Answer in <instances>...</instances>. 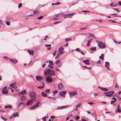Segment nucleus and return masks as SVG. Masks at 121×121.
Listing matches in <instances>:
<instances>
[{"label": "nucleus", "mask_w": 121, "mask_h": 121, "mask_svg": "<svg viewBox=\"0 0 121 121\" xmlns=\"http://www.w3.org/2000/svg\"><path fill=\"white\" fill-rule=\"evenodd\" d=\"M34 99H32L29 100L26 103V105H28L31 104L33 102Z\"/></svg>", "instance_id": "nucleus-18"}, {"label": "nucleus", "mask_w": 121, "mask_h": 121, "mask_svg": "<svg viewBox=\"0 0 121 121\" xmlns=\"http://www.w3.org/2000/svg\"><path fill=\"white\" fill-rule=\"evenodd\" d=\"M71 38L67 39L66 38L65 39V41L66 42H67L69 41H71Z\"/></svg>", "instance_id": "nucleus-35"}, {"label": "nucleus", "mask_w": 121, "mask_h": 121, "mask_svg": "<svg viewBox=\"0 0 121 121\" xmlns=\"http://www.w3.org/2000/svg\"><path fill=\"white\" fill-rule=\"evenodd\" d=\"M112 99L114 100V101H115V102L116 101V99L115 97H114L112 98Z\"/></svg>", "instance_id": "nucleus-62"}, {"label": "nucleus", "mask_w": 121, "mask_h": 121, "mask_svg": "<svg viewBox=\"0 0 121 121\" xmlns=\"http://www.w3.org/2000/svg\"><path fill=\"white\" fill-rule=\"evenodd\" d=\"M56 51H57L56 50H55L54 52L53 53V55L54 56H55L56 55Z\"/></svg>", "instance_id": "nucleus-49"}, {"label": "nucleus", "mask_w": 121, "mask_h": 121, "mask_svg": "<svg viewBox=\"0 0 121 121\" xmlns=\"http://www.w3.org/2000/svg\"><path fill=\"white\" fill-rule=\"evenodd\" d=\"M51 44L48 45L47 44H46L45 45V46L46 47H48L47 48V49L48 50H50L51 48Z\"/></svg>", "instance_id": "nucleus-19"}, {"label": "nucleus", "mask_w": 121, "mask_h": 121, "mask_svg": "<svg viewBox=\"0 0 121 121\" xmlns=\"http://www.w3.org/2000/svg\"><path fill=\"white\" fill-rule=\"evenodd\" d=\"M77 92L76 91H73V92H70L69 94L71 95L70 96L71 97V95L74 96L77 94Z\"/></svg>", "instance_id": "nucleus-17"}, {"label": "nucleus", "mask_w": 121, "mask_h": 121, "mask_svg": "<svg viewBox=\"0 0 121 121\" xmlns=\"http://www.w3.org/2000/svg\"><path fill=\"white\" fill-rule=\"evenodd\" d=\"M113 9L116 10L117 11V12H119L120 11L118 9H115V8H113Z\"/></svg>", "instance_id": "nucleus-50"}, {"label": "nucleus", "mask_w": 121, "mask_h": 121, "mask_svg": "<svg viewBox=\"0 0 121 121\" xmlns=\"http://www.w3.org/2000/svg\"><path fill=\"white\" fill-rule=\"evenodd\" d=\"M119 87L117 85V83H116V85L115 86V88H118Z\"/></svg>", "instance_id": "nucleus-56"}, {"label": "nucleus", "mask_w": 121, "mask_h": 121, "mask_svg": "<svg viewBox=\"0 0 121 121\" xmlns=\"http://www.w3.org/2000/svg\"><path fill=\"white\" fill-rule=\"evenodd\" d=\"M61 63H59L57 65V66H58L60 67L61 66Z\"/></svg>", "instance_id": "nucleus-53"}, {"label": "nucleus", "mask_w": 121, "mask_h": 121, "mask_svg": "<svg viewBox=\"0 0 121 121\" xmlns=\"http://www.w3.org/2000/svg\"><path fill=\"white\" fill-rule=\"evenodd\" d=\"M27 51L30 55H33L34 52V51L33 50H30L28 49L27 50Z\"/></svg>", "instance_id": "nucleus-14"}, {"label": "nucleus", "mask_w": 121, "mask_h": 121, "mask_svg": "<svg viewBox=\"0 0 121 121\" xmlns=\"http://www.w3.org/2000/svg\"><path fill=\"white\" fill-rule=\"evenodd\" d=\"M66 92L65 91H61L59 93V94L61 96H63L64 95L66 94Z\"/></svg>", "instance_id": "nucleus-9"}, {"label": "nucleus", "mask_w": 121, "mask_h": 121, "mask_svg": "<svg viewBox=\"0 0 121 121\" xmlns=\"http://www.w3.org/2000/svg\"><path fill=\"white\" fill-rule=\"evenodd\" d=\"M110 21H111V22L112 23H118L115 22L113 20H110Z\"/></svg>", "instance_id": "nucleus-51"}, {"label": "nucleus", "mask_w": 121, "mask_h": 121, "mask_svg": "<svg viewBox=\"0 0 121 121\" xmlns=\"http://www.w3.org/2000/svg\"><path fill=\"white\" fill-rule=\"evenodd\" d=\"M98 45L99 47L102 49H104L105 48L106 46L105 44L101 42H99Z\"/></svg>", "instance_id": "nucleus-3"}, {"label": "nucleus", "mask_w": 121, "mask_h": 121, "mask_svg": "<svg viewBox=\"0 0 121 121\" xmlns=\"http://www.w3.org/2000/svg\"><path fill=\"white\" fill-rule=\"evenodd\" d=\"M105 67H107V66H108L109 65V63L108 62H106L105 63Z\"/></svg>", "instance_id": "nucleus-34"}, {"label": "nucleus", "mask_w": 121, "mask_h": 121, "mask_svg": "<svg viewBox=\"0 0 121 121\" xmlns=\"http://www.w3.org/2000/svg\"><path fill=\"white\" fill-rule=\"evenodd\" d=\"M36 108L35 107V106L34 105L33 106L30 107V108H29V109L30 110V109H33L35 108Z\"/></svg>", "instance_id": "nucleus-29"}, {"label": "nucleus", "mask_w": 121, "mask_h": 121, "mask_svg": "<svg viewBox=\"0 0 121 121\" xmlns=\"http://www.w3.org/2000/svg\"><path fill=\"white\" fill-rule=\"evenodd\" d=\"M87 103L88 104H89L91 105H93V102H88Z\"/></svg>", "instance_id": "nucleus-46"}, {"label": "nucleus", "mask_w": 121, "mask_h": 121, "mask_svg": "<svg viewBox=\"0 0 121 121\" xmlns=\"http://www.w3.org/2000/svg\"><path fill=\"white\" fill-rule=\"evenodd\" d=\"M86 29V27H81L80 28V29L81 30H83Z\"/></svg>", "instance_id": "nucleus-41"}, {"label": "nucleus", "mask_w": 121, "mask_h": 121, "mask_svg": "<svg viewBox=\"0 0 121 121\" xmlns=\"http://www.w3.org/2000/svg\"><path fill=\"white\" fill-rule=\"evenodd\" d=\"M2 92L4 94H7L8 93L7 90H4V89H3L2 90Z\"/></svg>", "instance_id": "nucleus-20"}, {"label": "nucleus", "mask_w": 121, "mask_h": 121, "mask_svg": "<svg viewBox=\"0 0 121 121\" xmlns=\"http://www.w3.org/2000/svg\"><path fill=\"white\" fill-rule=\"evenodd\" d=\"M23 103L22 102H19L18 104V107H20L21 105Z\"/></svg>", "instance_id": "nucleus-33"}, {"label": "nucleus", "mask_w": 121, "mask_h": 121, "mask_svg": "<svg viewBox=\"0 0 121 121\" xmlns=\"http://www.w3.org/2000/svg\"><path fill=\"white\" fill-rule=\"evenodd\" d=\"M58 92V91H57L56 90H55L53 92L54 94H56V93L57 92Z\"/></svg>", "instance_id": "nucleus-52"}, {"label": "nucleus", "mask_w": 121, "mask_h": 121, "mask_svg": "<svg viewBox=\"0 0 121 121\" xmlns=\"http://www.w3.org/2000/svg\"><path fill=\"white\" fill-rule=\"evenodd\" d=\"M64 48L62 47H60L58 49V52L61 55L64 52Z\"/></svg>", "instance_id": "nucleus-4"}, {"label": "nucleus", "mask_w": 121, "mask_h": 121, "mask_svg": "<svg viewBox=\"0 0 121 121\" xmlns=\"http://www.w3.org/2000/svg\"><path fill=\"white\" fill-rule=\"evenodd\" d=\"M10 61L14 64H16L17 62V60L16 59L13 60L12 59H10Z\"/></svg>", "instance_id": "nucleus-15"}, {"label": "nucleus", "mask_w": 121, "mask_h": 121, "mask_svg": "<svg viewBox=\"0 0 121 121\" xmlns=\"http://www.w3.org/2000/svg\"><path fill=\"white\" fill-rule=\"evenodd\" d=\"M48 62L49 63V65H54L53 62L51 61H48Z\"/></svg>", "instance_id": "nucleus-32"}, {"label": "nucleus", "mask_w": 121, "mask_h": 121, "mask_svg": "<svg viewBox=\"0 0 121 121\" xmlns=\"http://www.w3.org/2000/svg\"><path fill=\"white\" fill-rule=\"evenodd\" d=\"M113 91H109L107 92H104V93L106 96L108 97L110 96L114 93Z\"/></svg>", "instance_id": "nucleus-2"}, {"label": "nucleus", "mask_w": 121, "mask_h": 121, "mask_svg": "<svg viewBox=\"0 0 121 121\" xmlns=\"http://www.w3.org/2000/svg\"><path fill=\"white\" fill-rule=\"evenodd\" d=\"M1 118L2 119H3V120L4 121H7V119L6 118H4V117H3L2 116H1Z\"/></svg>", "instance_id": "nucleus-40"}, {"label": "nucleus", "mask_w": 121, "mask_h": 121, "mask_svg": "<svg viewBox=\"0 0 121 121\" xmlns=\"http://www.w3.org/2000/svg\"><path fill=\"white\" fill-rule=\"evenodd\" d=\"M98 88L104 91H107L108 90V89L106 88H103L99 86H98Z\"/></svg>", "instance_id": "nucleus-16"}, {"label": "nucleus", "mask_w": 121, "mask_h": 121, "mask_svg": "<svg viewBox=\"0 0 121 121\" xmlns=\"http://www.w3.org/2000/svg\"><path fill=\"white\" fill-rule=\"evenodd\" d=\"M116 111L118 112H121V109H119V108H117V110H116Z\"/></svg>", "instance_id": "nucleus-43"}, {"label": "nucleus", "mask_w": 121, "mask_h": 121, "mask_svg": "<svg viewBox=\"0 0 121 121\" xmlns=\"http://www.w3.org/2000/svg\"><path fill=\"white\" fill-rule=\"evenodd\" d=\"M13 115L14 117L16 116L18 117V113L17 112L15 113Z\"/></svg>", "instance_id": "nucleus-24"}, {"label": "nucleus", "mask_w": 121, "mask_h": 121, "mask_svg": "<svg viewBox=\"0 0 121 121\" xmlns=\"http://www.w3.org/2000/svg\"><path fill=\"white\" fill-rule=\"evenodd\" d=\"M81 105V104L79 103L75 107L76 108H78V107H80Z\"/></svg>", "instance_id": "nucleus-36"}, {"label": "nucleus", "mask_w": 121, "mask_h": 121, "mask_svg": "<svg viewBox=\"0 0 121 121\" xmlns=\"http://www.w3.org/2000/svg\"><path fill=\"white\" fill-rule=\"evenodd\" d=\"M83 67L85 68H86L88 69H91V67H87L86 66H83Z\"/></svg>", "instance_id": "nucleus-59"}, {"label": "nucleus", "mask_w": 121, "mask_h": 121, "mask_svg": "<svg viewBox=\"0 0 121 121\" xmlns=\"http://www.w3.org/2000/svg\"><path fill=\"white\" fill-rule=\"evenodd\" d=\"M22 4L21 3H20L18 5V7H19V8H20L21 7H22Z\"/></svg>", "instance_id": "nucleus-45"}, {"label": "nucleus", "mask_w": 121, "mask_h": 121, "mask_svg": "<svg viewBox=\"0 0 121 121\" xmlns=\"http://www.w3.org/2000/svg\"><path fill=\"white\" fill-rule=\"evenodd\" d=\"M50 91V90L49 89H47L46 90V92L47 93H49Z\"/></svg>", "instance_id": "nucleus-42"}, {"label": "nucleus", "mask_w": 121, "mask_h": 121, "mask_svg": "<svg viewBox=\"0 0 121 121\" xmlns=\"http://www.w3.org/2000/svg\"><path fill=\"white\" fill-rule=\"evenodd\" d=\"M89 35L91 37H93V36H94V35L93 34H91V33H90Z\"/></svg>", "instance_id": "nucleus-47"}, {"label": "nucleus", "mask_w": 121, "mask_h": 121, "mask_svg": "<svg viewBox=\"0 0 121 121\" xmlns=\"http://www.w3.org/2000/svg\"><path fill=\"white\" fill-rule=\"evenodd\" d=\"M56 117L55 116H52L50 117V118L51 119H52L55 118Z\"/></svg>", "instance_id": "nucleus-44"}, {"label": "nucleus", "mask_w": 121, "mask_h": 121, "mask_svg": "<svg viewBox=\"0 0 121 121\" xmlns=\"http://www.w3.org/2000/svg\"><path fill=\"white\" fill-rule=\"evenodd\" d=\"M6 23L8 26H9L10 25V23L8 22H6Z\"/></svg>", "instance_id": "nucleus-60"}, {"label": "nucleus", "mask_w": 121, "mask_h": 121, "mask_svg": "<svg viewBox=\"0 0 121 121\" xmlns=\"http://www.w3.org/2000/svg\"><path fill=\"white\" fill-rule=\"evenodd\" d=\"M48 66L50 67V68H51L52 69L53 67V66L50 65H48Z\"/></svg>", "instance_id": "nucleus-54"}, {"label": "nucleus", "mask_w": 121, "mask_h": 121, "mask_svg": "<svg viewBox=\"0 0 121 121\" xmlns=\"http://www.w3.org/2000/svg\"><path fill=\"white\" fill-rule=\"evenodd\" d=\"M104 54H102L101 55L99 56V59H101L102 60H104Z\"/></svg>", "instance_id": "nucleus-22"}, {"label": "nucleus", "mask_w": 121, "mask_h": 121, "mask_svg": "<svg viewBox=\"0 0 121 121\" xmlns=\"http://www.w3.org/2000/svg\"><path fill=\"white\" fill-rule=\"evenodd\" d=\"M4 108H12V106L11 105L9 104L8 106L6 105L5 106Z\"/></svg>", "instance_id": "nucleus-28"}, {"label": "nucleus", "mask_w": 121, "mask_h": 121, "mask_svg": "<svg viewBox=\"0 0 121 121\" xmlns=\"http://www.w3.org/2000/svg\"><path fill=\"white\" fill-rule=\"evenodd\" d=\"M82 61L86 65H90V61L89 60H82Z\"/></svg>", "instance_id": "nucleus-12"}, {"label": "nucleus", "mask_w": 121, "mask_h": 121, "mask_svg": "<svg viewBox=\"0 0 121 121\" xmlns=\"http://www.w3.org/2000/svg\"><path fill=\"white\" fill-rule=\"evenodd\" d=\"M46 80V81L48 82H51L53 81L52 79L49 76L47 77Z\"/></svg>", "instance_id": "nucleus-8"}, {"label": "nucleus", "mask_w": 121, "mask_h": 121, "mask_svg": "<svg viewBox=\"0 0 121 121\" xmlns=\"http://www.w3.org/2000/svg\"><path fill=\"white\" fill-rule=\"evenodd\" d=\"M60 62V61L59 60H57L56 62H55V64H57L58 63Z\"/></svg>", "instance_id": "nucleus-64"}, {"label": "nucleus", "mask_w": 121, "mask_h": 121, "mask_svg": "<svg viewBox=\"0 0 121 121\" xmlns=\"http://www.w3.org/2000/svg\"><path fill=\"white\" fill-rule=\"evenodd\" d=\"M114 42L116 43H121V42H117L115 40H114Z\"/></svg>", "instance_id": "nucleus-58"}, {"label": "nucleus", "mask_w": 121, "mask_h": 121, "mask_svg": "<svg viewBox=\"0 0 121 121\" xmlns=\"http://www.w3.org/2000/svg\"><path fill=\"white\" fill-rule=\"evenodd\" d=\"M15 83H13V84L12 83L11 84L10 86L13 88H14L15 87Z\"/></svg>", "instance_id": "nucleus-30"}, {"label": "nucleus", "mask_w": 121, "mask_h": 121, "mask_svg": "<svg viewBox=\"0 0 121 121\" xmlns=\"http://www.w3.org/2000/svg\"><path fill=\"white\" fill-rule=\"evenodd\" d=\"M26 90H24L22 91H21L20 93L22 95L25 94H26Z\"/></svg>", "instance_id": "nucleus-25"}, {"label": "nucleus", "mask_w": 121, "mask_h": 121, "mask_svg": "<svg viewBox=\"0 0 121 121\" xmlns=\"http://www.w3.org/2000/svg\"><path fill=\"white\" fill-rule=\"evenodd\" d=\"M44 73L45 75H48L49 77H51L52 76L55 75V72L53 70L48 69L44 71Z\"/></svg>", "instance_id": "nucleus-1"}, {"label": "nucleus", "mask_w": 121, "mask_h": 121, "mask_svg": "<svg viewBox=\"0 0 121 121\" xmlns=\"http://www.w3.org/2000/svg\"><path fill=\"white\" fill-rule=\"evenodd\" d=\"M68 107V106H59L57 107V110H60L64 109L67 108Z\"/></svg>", "instance_id": "nucleus-7"}, {"label": "nucleus", "mask_w": 121, "mask_h": 121, "mask_svg": "<svg viewBox=\"0 0 121 121\" xmlns=\"http://www.w3.org/2000/svg\"><path fill=\"white\" fill-rule=\"evenodd\" d=\"M43 79V78L41 76H37L36 77V79L38 81H40Z\"/></svg>", "instance_id": "nucleus-10"}, {"label": "nucleus", "mask_w": 121, "mask_h": 121, "mask_svg": "<svg viewBox=\"0 0 121 121\" xmlns=\"http://www.w3.org/2000/svg\"><path fill=\"white\" fill-rule=\"evenodd\" d=\"M80 118V117L78 116H77L76 117L75 119L76 120H78Z\"/></svg>", "instance_id": "nucleus-39"}, {"label": "nucleus", "mask_w": 121, "mask_h": 121, "mask_svg": "<svg viewBox=\"0 0 121 121\" xmlns=\"http://www.w3.org/2000/svg\"><path fill=\"white\" fill-rule=\"evenodd\" d=\"M96 47H94L93 48H91L90 50L92 51H96Z\"/></svg>", "instance_id": "nucleus-26"}, {"label": "nucleus", "mask_w": 121, "mask_h": 121, "mask_svg": "<svg viewBox=\"0 0 121 121\" xmlns=\"http://www.w3.org/2000/svg\"><path fill=\"white\" fill-rule=\"evenodd\" d=\"M100 63V60H99L96 63L97 64H99Z\"/></svg>", "instance_id": "nucleus-61"}, {"label": "nucleus", "mask_w": 121, "mask_h": 121, "mask_svg": "<svg viewBox=\"0 0 121 121\" xmlns=\"http://www.w3.org/2000/svg\"><path fill=\"white\" fill-rule=\"evenodd\" d=\"M13 115L11 116H10L9 117V118L10 120H11V119H12L13 118Z\"/></svg>", "instance_id": "nucleus-63"}, {"label": "nucleus", "mask_w": 121, "mask_h": 121, "mask_svg": "<svg viewBox=\"0 0 121 121\" xmlns=\"http://www.w3.org/2000/svg\"><path fill=\"white\" fill-rule=\"evenodd\" d=\"M43 17V16L41 15L37 18V19L38 20H40L42 19Z\"/></svg>", "instance_id": "nucleus-37"}, {"label": "nucleus", "mask_w": 121, "mask_h": 121, "mask_svg": "<svg viewBox=\"0 0 121 121\" xmlns=\"http://www.w3.org/2000/svg\"><path fill=\"white\" fill-rule=\"evenodd\" d=\"M61 15L60 14H58L56 15V16L57 17H58L60 15Z\"/></svg>", "instance_id": "nucleus-55"}, {"label": "nucleus", "mask_w": 121, "mask_h": 121, "mask_svg": "<svg viewBox=\"0 0 121 121\" xmlns=\"http://www.w3.org/2000/svg\"><path fill=\"white\" fill-rule=\"evenodd\" d=\"M38 10H35L33 12L35 14H36V13L38 12Z\"/></svg>", "instance_id": "nucleus-48"}, {"label": "nucleus", "mask_w": 121, "mask_h": 121, "mask_svg": "<svg viewBox=\"0 0 121 121\" xmlns=\"http://www.w3.org/2000/svg\"><path fill=\"white\" fill-rule=\"evenodd\" d=\"M46 65V64L45 63L44 64H43L42 66V67L43 68Z\"/></svg>", "instance_id": "nucleus-57"}, {"label": "nucleus", "mask_w": 121, "mask_h": 121, "mask_svg": "<svg viewBox=\"0 0 121 121\" xmlns=\"http://www.w3.org/2000/svg\"><path fill=\"white\" fill-rule=\"evenodd\" d=\"M25 96L24 95H22V96L20 98V100L22 101H25Z\"/></svg>", "instance_id": "nucleus-11"}, {"label": "nucleus", "mask_w": 121, "mask_h": 121, "mask_svg": "<svg viewBox=\"0 0 121 121\" xmlns=\"http://www.w3.org/2000/svg\"><path fill=\"white\" fill-rule=\"evenodd\" d=\"M29 95L30 96L33 98H35L36 96L35 92H30L29 93Z\"/></svg>", "instance_id": "nucleus-5"}, {"label": "nucleus", "mask_w": 121, "mask_h": 121, "mask_svg": "<svg viewBox=\"0 0 121 121\" xmlns=\"http://www.w3.org/2000/svg\"><path fill=\"white\" fill-rule=\"evenodd\" d=\"M40 102H38L36 104H35L34 105L36 108H37L39 106V104Z\"/></svg>", "instance_id": "nucleus-21"}, {"label": "nucleus", "mask_w": 121, "mask_h": 121, "mask_svg": "<svg viewBox=\"0 0 121 121\" xmlns=\"http://www.w3.org/2000/svg\"><path fill=\"white\" fill-rule=\"evenodd\" d=\"M42 96L43 97H47V95L44 92H42Z\"/></svg>", "instance_id": "nucleus-27"}, {"label": "nucleus", "mask_w": 121, "mask_h": 121, "mask_svg": "<svg viewBox=\"0 0 121 121\" xmlns=\"http://www.w3.org/2000/svg\"><path fill=\"white\" fill-rule=\"evenodd\" d=\"M74 14L73 13L66 14L64 16V18L65 19L66 18L71 17V16H73Z\"/></svg>", "instance_id": "nucleus-6"}, {"label": "nucleus", "mask_w": 121, "mask_h": 121, "mask_svg": "<svg viewBox=\"0 0 121 121\" xmlns=\"http://www.w3.org/2000/svg\"><path fill=\"white\" fill-rule=\"evenodd\" d=\"M46 117H43L42 120L43 121H46Z\"/></svg>", "instance_id": "nucleus-38"}, {"label": "nucleus", "mask_w": 121, "mask_h": 121, "mask_svg": "<svg viewBox=\"0 0 121 121\" xmlns=\"http://www.w3.org/2000/svg\"><path fill=\"white\" fill-rule=\"evenodd\" d=\"M92 40V39H91L90 40L88 41V43L87 44V45L88 46H90V44L89 43L91 42Z\"/></svg>", "instance_id": "nucleus-23"}, {"label": "nucleus", "mask_w": 121, "mask_h": 121, "mask_svg": "<svg viewBox=\"0 0 121 121\" xmlns=\"http://www.w3.org/2000/svg\"><path fill=\"white\" fill-rule=\"evenodd\" d=\"M42 83L43 84V86L41 87L40 86H38V87H37V88H39V89H41L42 88H43L44 87V84H43V82H42Z\"/></svg>", "instance_id": "nucleus-31"}, {"label": "nucleus", "mask_w": 121, "mask_h": 121, "mask_svg": "<svg viewBox=\"0 0 121 121\" xmlns=\"http://www.w3.org/2000/svg\"><path fill=\"white\" fill-rule=\"evenodd\" d=\"M58 86L59 89L60 90H62L63 89V86L61 83L59 84Z\"/></svg>", "instance_id": "nucleus-13"}]
</instances>
